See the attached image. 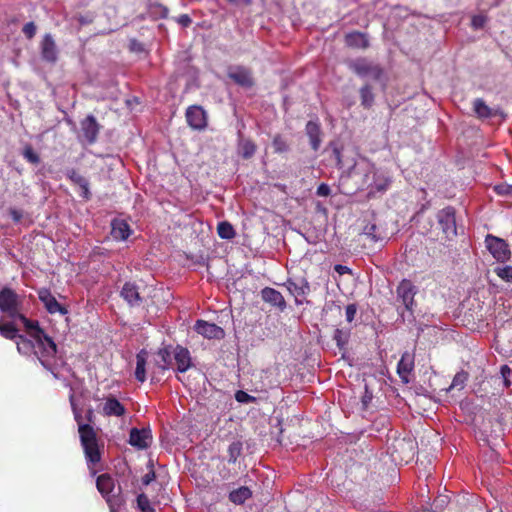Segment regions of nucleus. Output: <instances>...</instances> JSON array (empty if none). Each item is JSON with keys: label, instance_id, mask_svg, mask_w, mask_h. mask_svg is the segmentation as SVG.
Returning a JSON list of instances; mask_svg holds the SVG:
<instances>
[{"label": "nucleus", "instance_id": "nucleus-1", "mask_svg": "<svg viewBox=\"0 0 512 512\" xmlns=\"http://www.w3.org/2000/svg\"><path fill=\"white\" fill-rule=\"evenodd\" d=\"M74 419L78 424L80 442L84 450L85 458L89 467L96 465L101 460V453L98 446L97 434L90 424L83 422V417L74 403L73 395L70 397Z\"/></svg>", "mask_w": 512, "mask_h": 512}, {"label": "nucleus", "instance_id": "nucleus-2", "mask_svg": "<svg viewBox=\"0 0 512 512\" xmlns=\"http://www.w3.org/2000/svg\"><path fill=\"white\" fill-rule=\"evenodd\" d=\"M17 350L23 355H34L40 363L48 370L54 371V362L56 356V344L54 343V351L48 353L44 341H38L37 338H29L19 335L16 339Z\"/></svg>", "mask_w": 512, "mask_h": 512}, {"label": "nucleus", "instance_id": "nucleus-3", "mask_svg": "<svg viewBox=\"0 0 512 512\" xmlns=\"http://www.w3.org/2000/svg\"><path fill=\"white\" fill-rule=\"evenodd\" d=\"M364 176V184L367 185L369 196L385 192L391 184V178L385 172L377 170L374 165L367 166Z\"/></svg>", "mask_w": 512, "mask_h": 512}, {"label": "nucleus", "instance_id": "nucleus-4", "mask_svg": "<svg viewBox=\"0 0 512 512\" xmlns=\"http://www.w3.org/2000/svg\"><path fill=\"white\" fill-rule=\"evenodd\" d=\"M22 306V297L13 289L4 287L0 291V311L12 320H15L16 316L21 313Z\"/></svg>", "mask_w": 512, "mask_h": 512}, {"label": "nucleus", "instance_id": "nucleus-5", "mask_svg": "<svg viewBox=\"0 0 512 512\" xmlns=\"http://www.w3.org/2000/svg\"><path fill=\"white\" fill-rule=\"evenodd\" d=\"M349 68L359 77H369L373 80H380L383 76V69L366 58H358L348 63Z\"/></svg>", "mask_w": 512, "mask_h": 512}, {"label": "nucleus", "instance_id": "nucleus-6", "mask_svg": "<svg viewBox=\"0 0 512 512\" xmlns=\"http://www.w3.org/2000/svg\"><path fill=\"white\" fill-rule=\"evenodd\" d=\"M20 321L26 328L31 338H37L38 341H44L47 352L54 351V341L40 328L38 321L29 320L22 312L16 316L14 321Z\"/></svg>", "mask_w": 512, "mask_h": 512}, {"label": "nucleus", "instance_id": "nucleus-7", "mask_svg": "<svg viewBox=\"0 0 512 512\" xmlns=\"http://www.w3.org/2000/svg\"><path fill=\"white\" fill-rule=\"evenodd\" d=\"M485 244L496 261L504 263L510 259L511 251L504 239L488 234L485 238Z\"/></svg>", "mask_w": 512, "mask_h": 512}, {"label": "nucleus", "instance_id": "nucleus-8", "mask_svg": "<svg viewBox=\"0 0 512 512\" xmlns=\"http://www.w3.org/2000/svg\"><path fill=\"white\" fill-rule=\"evenodd\" d=\"M438 223L446 238L451 239L457 235L455 209L451 206L441 209L437 213Z\"/></svg>", "mask_w": 512, "mask_h": 512}, {"label": "nucleus", "instance_id": "nucleus-9", "mask_svg": "<svg viewBox=\"0 0 512 512\" xmlns=\"http://www.w3.org/2000/svg\"><path fill=\"white\" fill-rule=\"evenodd\" d=\"M417 291V287L408 279H403L397 286V298L401 300L405 309L409 312L413 311L415 305L414 297Z\"/></svg>", "mask_w": 512, "mask_h": 512}, {"label": "nucleus", "instance_id": "nucleus-10", "mask_svg": "<svg viewBox=\"0 0 512 512\" xmlns=\"http://www.w3.org/2000/svg\"><path fill=\"white\" fill-rule=\"evenodd\" d=\"M80 127V140L85 141L89 145L94 144L97 141V137L100 131V125L98 124L96 118L93 115H88L81 121Z\"/></svg>", "mask_w": 512, "mask_h": 512}, {"label": "nucleus", "instance_id": "nucleus-11", "mask_svg": "<svg viewBox=\"0 0 512 512\" xmlns=\"http://www.w3.org/2000/svg\"><path fill=\"white\" fill-rule=\"evenodd\" d=\"M188 125L194 130H204L207 126V115L201 106L193 105L186 110Z\"/></svg>", "mask_w": 512, "mask_h": 512}, {"label": "nucleus", "instance_id": "nucleus-12", "mask_svg": "<svg viewBox=\"0 0 512 512\" xmlns=\"http://www.w3.org/2000/svg\"><path fill=\"white\" fill-rule=\"evenodd\" d=\"M38 298L50 314L59 313L61 315H66L68 313V310L57 301L49 289H39Z\"/></svg>", "mask_w": 512, "mask_h": 512}, {"label": "nucleus", "instance_id": "nucleus-13", "mask_svg": "<svg viewBox=\"0 0 512 512\" xmlns=\"http://www.w3.org/2000/svg\"><path fill=\"white\" fill-rule=\"evenodd\" d=\"M194 330L207 339L220 340L225 336L223 328L215 323H210L205 320H197L194 325Z\"/></svg>", "mask_w": 512, "mask_h": 512}, {"label": "nucleus", "instance_id": "nucleus-14", "mask_svg": "<svg viewBox=\"0 0 512 512\" xmlns=\"http://www.w3.org/2000/svg\"><path fill=\"white\" fill-rule=\"evenodd\" d=\"M228 77L244 88H250L254 84L250 69L243 66L230 67L228 69Z\"/></svg>", "mask_w": 512, "mask_h": 512}, {"label": "nucleus", "instance_id": "nucleus-15", "mask_svg": "<svg viewBox=\"0 0 512 512\" xmlns=\"http://www.w3.org/2000/svg\"><path fill=\"white\" fill-rule=\"evenodd\" d=\"M96 486L101 495L106 499L107 503L108 499H122L119 493L114 494L115 483L114 479L109 474H102L98 476Z\"/></svg>", "mask_w": 512, "mask_h": 512}, {"label": "nucleus", "instance_id": "nucleus-16", "mask_svg": "<svg viewBox=\"0 0 512 512\" xmlns=\"http://www.w3.org/2000/svg\"><path fill=\"white\" fill-rule=\"evenodd\" d=\"M40 53L44 61L54 64L58 59V49L53 36L45 34L40 43Z\"/></svg>", "mask_w": 512, "mask_h": 512}, {"label": "nucleus", "instance_id": "nucleus-17", "mask_svg": "<svg viewBox=\"0 0 512 512\" xmlns=\"http://www.w3.org/2000/svg\"><path fill=\"white\" fill-rule=\"evenodd\" d=\"M172 354L176 363V371L178 373H184L192 367V358L187 348L177 345L173 349Z\"/></svg>", "mask_w": 512, "mask_h": 512}, {"label": "nucleus", "instance_id": "nucleus-18", "mask_svg": "<svg viewBox=\"0 0 512 512\" xmlns=\"http://www.w3.org/2000/svg\"><path fill=\"white\" fill-rule=\"evenodd\" d=\"M152 440L150 429L132 428L129 435V443L137 449H146Z\"/></svg>", "mask_w": 512, "mask_h": 512}, {"label": "nucleus", "instance_id": "nucleus-19", "mask_svg": "<svg viewBox=\"0 0 512 512\" xmlns=\"http://www.w3.org/2000/svg\"><path fill=\"white\" fill-rule=\"evenodd\" d=\"M288 291L295 297L296 303L301 304L302 302L298 300L299 297H304L310 292V285L305 278H300L297 280H287L285 283Z\"/></svg>", "mask_w": 512, "mask_h": 512}, {"label": "nucleus", "instance_id": "nucleus-20", "mask_svg": "<svg viewBox=\"0 0 512 512\" xmlns=\"http://www.w3.org/2000/svg\"><path fill=\"white\" fill-rule=\"evenodd\" d=\"M102 412L105 416H108V417H111V416L122 417L126 413V408L113 395H109L104 400Z\"/></svg>", "mask_w": 512, "mask_h": 512}, {"label": "nucleus", "instance_id": "nucleus-21", "mask_svg": "<svg viewBox=\"0 0 512 512\" xmlns=\"http://www.w3.org/2000/svg\"><path fill=\"white\" fill-rule=\"evenodd\" d=\"M261 297L264 302L277 307L280 311H284L286 309V301L283 295L274 288H263L261 290Z\"/></svg>", "mask_w": 512, "mask_h": 512}, {"label": "nucleus", "instance_id": "nucleus-22", "mask_svg": "<svg viewBox=\"0 0 512 512\" xmlns=\"http://www.w3.org/2000/svg\"><path fill=\"white\" fill-rule=\"evenodd\" d=\"M414 369V355L404 352L397 365V373L404 383L409 382V375Z\"/></svg>", "mask_w": 512, "mask_h": 512}, {"label": "nucleus", "instance_id": "nucleus-23", "mask_svg": "<svg viewBox=\"0 0 512 512\" xmlns=\"http://www.w3.org/2000/svg\"><path fill=\"white\" fill-rule=\"evenodd\" d=\"M132 230L126 220L116 218L111 222V235L117 241H125L131 235Z\"/></svg>", "mask_w": 512, "mask_h": 512}, {"label": "nucleus", "instance_id": "nucleus-24", "mask_svg": "<svg viewBox=\"0 0 512 512\" xmlns=\"http://www.w3.org/2000/svg\"><path fill=\"white\" fill-rule=\"evenodd\" d=\"M120 295L131 307L140 306L142 303L139 289L134 283H125L121 289Z\"/></svg>", "mask_w": 512, "mask_h": 512}, {"label": "nucleus", "instance_id": "nucleus-25", "mask_svg": "<svg viewBox=\"0 0 512 512\" xmlns=\"http://www.w3.org/2000/svg\"><path fill=\"white\" fill-rule=\"evenodd\" d=\"M306 134L309 137L310 145L314 151H318L321 145V127L317 121H308L306 124Z\"/></svg>", "mask_w": 512, "mask_h": 512}, {"label": "nucleus", "instance_id": "nucleus-26", "mask_svg": "<svg viewBox=\"0 0 512 512\" xmlns=\"http://www.w3.org/2000/svg\"><path fill=\"white\" fill-rule=\"evenodd\" d=\"M148 353L146 350H140L136 355V369L135 378L137 381L143 383L146 381V362Z\"/></svg>", "mask_w": 512, "mask_h": 512}, {"label": "nucleus", "instance_id": "nucleus-27", "mask_svg": "<svg viewBox=\"0 0 512 512\" xmlns=\"http://www.w3.org/2000/svg\"><path fill=\"white\" fill-rule=\"evenodd\" d=\"M345 42L347 46L353 48H361L365 49L369 46L368 39L366 36L360 32L349 33L345 37Z\"/></svg>", "mask_w": 512, "mask_h": 512}, {"label": "nucleus", "instance_id": "nucleus-28", "mask_svg": "<svg viewBox=\"0 0 512 512\" xmlns=\"http://www.w3.org/2000/svg\"><path fill=\"white\" fill-rule=\"evenodd\" d=\"M473 110L480 119H488L495 115L493 109L490 108L481 98H477L473 101Z\"/></svg>", "mask_w": 512, "mask_h": 512}, {"label": "nucleus", "instance_id": "nucleus-29", "mask_svg": "<svg viewBox=\"0 0 512 512\" xmlns=\"http://www.w3.org/2000/svg\"><path fill=\"white\" fill-rule=\"evenodd\" d=\"M251 495V490L246 486H242L230 492L229 500L234 504L240 505L243 504L247 499H249Z\"/></svg>", "mask_w": 512, "mask_h": 512}, {"label": "nucleus", "instance_id": "nucleus-30", "mask_svg": "<svg viewBox=\"0 0 512 512\" xmlns=\"http://www.w3.org/2000/svg\"><path fill=\"white\" fill-rule=\"evenodd\" d=\"M256 152V145L249 139L241 138L238 143V153L244 159L251 158Z\"/></svg>", "mask_w": 512, "mask_h": 512}, {"label": "nucleus", "instance_id": "nucleus-31", "mask_svg": "<svg viewBox=\"0 0 512 512\" xmlns=\"http://www.w3.org/2000/svg\"><path fill=\"white\" fill-rule=\"evenodd\" d=\"M217 233L221 239L230 240L236 235L235 229L228 221L219 222L217 225Z\"/></svg>", "mask_w": 512, "mask_h": 512}, {"label": "nucleus", "instance_id": "nucleus-32", "mask_svg": "<svg viewBox=\"0 0 512 512\" xmlns=\"http://www.w3.org/2000/svg\"><path fill=\"white\" fill-rule=\"evenodd\" d=\"M0 335L9 340H16L19 337L18 329L13 322L3 323L0 321Z\"/></svg>", "mask_w": 512, "mask_h": 512}, {"label": "nucleus", "instance_id": "nucleus-33", "mask_svg": "<svg viewBox=\"0 0 512 512\" xmlns=\"http://www.w3.org/2000/svg\"><path fill=\"white\" fill-rule=\"evenodd\" d=\"M361 105L365 108H370L374 103V94L369 85H364L360 89Z\"/></svg>", "mask_w": 512, "mask_h": 512}, {"label": "nucleus", "instance_id": "nucleus-34", "mask_svg": "<svg viewBox=\"0 0 512 512\" xmlns=\"http://www.w3.org/2000/svg\"><path fill=\"white\" fill-rule=\"evenodd\" d=\"M363 233L374 242L382 241L384 239V236L379 232V229L375 224L366 225Z\"/></svg>", "mask_w": 512, "mask_h": 512}, {"label": "nucleus", "instance_id": "nucleus-35", "mask_svg": "<svg viewBox=\"0 0 512 512\" xmlns=\"http://www.w3.org/2000/svg\"><path fill=\"white\" fill-rule=\"evenodd\" d=\"M467 380H468L467 372L462 370V371L456 373V375L454 376L452 383L449 387V390L454 389V388H457L459 390L463 389Z\"/></svg>", "mask_w": 512, "mask_h": 512}, {"label": "nucleus", "instance_id": "nucleus-36", "mask_svg": "<svg viewBox=\"0 0 512 512\" xmlns=\"http://www.w3.org/2000/svg\"><path fill=\"white\" fill-rule=\"evenodd\" d=\"M494 272L503 281L512 283V266H497Z\"/></svg>", "mask_w": 512, "mask_h": 512}, {"label": "nucleus", "instance_id": "nucleus-37", "mask_svg": "<svg viewBox=\"0 0 512 512\" xmlns=\"http://www.w3.org/2000/svg\"><path fill=\"white\" fill-rule=\"evenodd\" d=\"M242 444L240 442H232L228 447V461L235 463L241 454Z\"/></svg>", "mask_w": 512, "mask_h": 512}, {"label": "nucleus", "instance_id": "nucleus-38", "mask_svg": "<svg viewBox=\"0 0 512 512\" xmlns=\"http://www.w3.org/2000/svg\"><path fill=\"white\" fill-rule=\"evenodd\" d=\"M171 354L172 352L168 347L162 348L158 351V356L161 358L162 365L160 367L163 370L169 369L171 367Z\"/></svg>", "mask_w": 512, "mask_h": 512}, {"label": "nucleus", "instance_id": "nucleus-39", "mask_svg": "<svg viewBox=\"0 0 512 512\" xmlns=\"http://www.w3.org/2000/svg\"><path fill=\"white\" fill-rule=\"evenodd\" d=\"M137 506L142 512H155V509L151 506L148 497L144 493L138 495Z\"/></svg>", "mask_w": 512, "mask_h": 512}, {"label": "nucleus", "instance_id": "nucleus-40", "mask_svg": "<svg viewBox=\"0 0 512 512\" xmlns=\"http://www.w3.org/2000/svg\"><path fill=\"white\" fill-rule=\"evenodd\" d=\"M333 339L335 340L337 346L340 349H343L348 341V333L341 329H336L334 332Z\"/></svg>", "mask_w": 512, "mask_h": 512}, {"label": "nucleus", "instance_id": "nucleus-41", "mask_svg": "<svg viewBox=\"0 0 512 512\" xmlns=\"http://www.w3.org/2000/svg\"><path fill=\"white\" fill-rule=\"evenodd\" d=\"M23 156L28 162L32 164H38L40 162L39 155L33 150L31 146L25 147L23 150Z\"/></svg>", "mask_w": 512, "mask_h": 512}, {"label": "nucleus", "instance_id": "nucleus-42", "mask_svg": "<svg viewBox=\"0 0 512 512\" xmlns=\"http://www.w3.org/2000/svg\"><path fill=\"white\" fill-rule=\"evenodd\" d=\"M67 177L76 185L85 186V181L87 180L85 177L80 175L76 170L70 169L67 171Z\"/></svg>", "mask_w": 512, "mask_h": 512}, {"label": "nucleus", "instance_id": "nucleus-43", "mask_svg": "<svg viewBox=\"0 0 512 512\" xmlns=\"http://www.w3.org/2000/svg\"><path fill=\"white\" fill-rule=\"evenodd\" d=\"M235 399H236L237 402L244 403V404L254 403L256 401V398L254 396H252V395H250L247 392L242 391V390H238L235 393Z\"/></svg>", "mask_w": 512, "mask_h": 512}, {"label": "nucleus", "instance_id": "nucleus-44", "mask_svg": "<svg viewBox=\"0 0 512 512\" xmlns=\"http://www.w3.org/2000/svg\"><path fill=\"white\" fill-rule=\"evenodd\" d=\"M272 145H273L275 152H277V153L285 152L288 149V146H287L285 140L279 135L274 137Z\"/></svg>", "mask_w": 512, "mask_h": 512}, {"label": "nucleus", "instance_id": "nucleus-45", "mask_svg": "<svg viewBox=\"0 0 512 512\" xmlns=\"http://www.w3.org/2000/svg\"><path fill=\"white\" fill-rule=\"evenodd\" d=\"M494 191L498 195L512 196V185L510 184H499L494 187Z\"/></svg>", "mask_w": 512, "mask_h": 512}, {"label": "nucleus", "instance_id": "nucleus-46", "mask_svg": "<svg viewBox=\"0 0 512 512\" xmlns=\"http://www.w3.org/2000/svg\"><path fill=\"white\" fill-rule=\"evenodd\" d=\"M22 31L28 39H32L36 34V25L34 22H28L23 26Z\"/></svg>", "mask_w": 512, "mask_h": 512}, {"label": "nucleus", "instance_id": "nucleus-47", "mask_svg": "<svg viewBox=\"0 0 512 512\" xmlns=\"http://www.w3.org/2000/svg\"><path fill=\"white\" fill-rule=\"evenodd\" d=\"M487 18L484 15H475L472 17L471 24L474 29H481L484 27Z\"/></svg>", "mask_w": 512, "mask_h": 512}, {"label": "nucleus", "instance_id": "nucleus-48", "mask_svg": "<svg viewBox=\"0 0 512 512\" xmlns=\"http://www.w3.org/2000/svg\"><path fill=\"white\" fill-rule=\"evenodd\" d=\"M357 313V306L356 304H349L346 306V309H345V315H346V320L348 322H352L355 318V315Z\"/></svg>", "mask_w": 512, "mask_h": 512}, {"label": "nucleus", "instance_id": "nucleus-49", "mask_svg": "<svg viewBox=\"0 0 512 512\" xmlns=\"http://www.w3.org/2000/svg\"><path fill=\"white\" fill-rule=\"evenodd\" d=\"M331 193V189L329 187V185H327L326 183H321L318 187H317V191H316V194L318 196H321V197H327L329 196Z\"/></svg>", "mask_w": 512, "mask_h": 512}, {"label": "nucleus", "instance_id": "nucleus-50", "mask_svg": "<svg viewBox=\"0 0 512 512\" xmlns=\"http://www.w3.org/2000/svg\"><path fill=\"white\" fill-rule=\"evenodd\" d=\"M9 214L15 223H19L23 218V212L16 208H10Z\"/></svg>", "mask_w": 512, "mask_h": 512}, {"label": "nucleus", "instance_id": "nucleus-51", "mask_svg": "<svg viewBox=\"0 0 512 512\" xmlns=\"http://www.w3.org/2000/svg\"><path fill=\"white\" fill-rule=\"evenodd\" d=\"M123 504V499H108V505L111 512H118V509Z\"/></svg>", "mask_w": 512, "mask_h": 512}, {"label": "nucleus", "instance_id": "nucleus-52", "mask_svg": "<svg viewBox=\"0 0 512 512\" xmlns=\"http://www.w3.org/2000/svg\"><path fill=\"white\" fill-rule=\"evenodd\" d=\"M334 271L337 272L339 275L352 274V270L348 266L341 264H336L334 266Z\"/></svg>", "mask_w": 512, "mask_h": 512}, {"label": "nucleus", "instance_id": "nucleus-53", "mask_svg": "<svg viewBox=\"0 0 512 512\" xmlns=\"http://www.w3.org/2000/svg\"><path fill=\"white\" fill-rule=\"evenodd\" d=\"M156 478L154 471H149L142 477V483L144 485H149L152 481H154Z\"/></svg>", "mask_w": 512, "mask_h": 512}, {"label": "nucleus", "instance_id": "nucleus-54", "mask_svg": "<svg viewBox=\"0 0 512 512\" xmlns=\"http://www.w3.org/2000/svg\"><path fill=\"white\" fill-rule=\"evenodd\" d=\"M192 20L187 14L180 15L178 17V23L183 27H188L191 24Z\"/></svg>", "mask_w": 512, "mask_h": 512}, {"label": "nucleus", "instance_id": "nucleus-55", "mask_svg": "<svg viewBox=\"0 0 512 512\" xmlns=\"http://www.w3.org/2000/svg\"><path fill=\"white\" fill-rule=\"evenodd\" d=\"M82 192H81V196L83 198H85L86 200L90 199V196H91V193H90V190H89V182L88 180L85 181V186H80Z\"/></svg>", "mask_w": 512, "mask_h": 512}, {"label": "nucleus", "instance_id": "nucleus-56", "mask_svg": "<svg viewBox=\"0 0 512 512\" xmlns=\"http://www.w3.org/2000/svg\"><path fill=\"white\" fill-rule=\"evenodd\" d=\"M501 373H502L503 377L505 378L506 385L508 386L509 382L507 380V375L511 373L510 368L508 366H506V365L502 366Z\"/></svg>", "mask_w": 512, "mask_h": 512}, {"label": "nucleus", "instance_id": "nucleus-57", "mask_svg": "<svg viewBox=\"0 0 512 512\" xmlns=\"http://www.w3.org/2000/svg\"><path fill=\"white\" fill-rule=\"evenodd\" d=\"M333 153L335 155V158H336V161H337V165H340L341 164V152L339 151L338 148H335L333 150Z\"/></svg>", "mask_w": 512, "mask_h": 512}, {"label": "nucleus", "instance_id": "nucleus-58", "mask_svg": "<svg viewBox=\"0 0 512 512\" xmlns=\"http://www.w3.org/2000/svg\"><path fill=\"white\" fill-rule=\"evenodd\" d=\"M372 398V395L370 393H368V391L366 390V393L363 397V403L364 405H367L368 401H370Z\"/></svg>", "mask_w": 512, "mask_h": 512}, {"label": "nucleus", "instance_id": "nucleus-59", "mask_svg": "<svg viewBox=\"0 0 512 512\" xmlns=\"http://www.w3.org/2000/svg\"><path fill=\"white\" fill-rule=\"evenodd\" d=\"M230 3H233V4H238L239 2H241V0H228ZM242 2L246 3V4H249L250 3V0H242Z\"/></svg>", "mask_w": 512, "mask_h": 512}, {"label": "nucleus", "instance_id": "nucleus-60", "mask_svg": "<svg viewBox=\"0 0 512 512\" xmlns=\"http://www.w3.org/2000/svg\"><path fill=\"white\" fill-rule=\"evenodd\" d=\"M92 416H93V411H92L91 409H89V410L87 411V419H88V421H91Z\"/></svg>", "mask_w": 512, "mask_h": 512}]
</instances>
